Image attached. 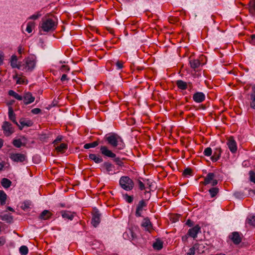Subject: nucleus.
<instances>
[{
    "label": "nucleus",
    "mask_w": 255,
    "mask_h": 255,
    "mask_svg": "<svg viewBox=\"0 0 255 255\" xmlns=\"http://www.w3.org/2000/svg\"><path fill=\"white\" fill-rule=\"evenodd\" d=\"M176 85L179 89L182 90H186L187 88V83L181 80L176 81Z\"/></svg>",
    "instance_id": "a878e982"
},
{
    "label": "nucleus",
    "mask_w": 255,
    "mask_h": 255,
    "mask_svg": "<svg viewBox=\"0 0 255 255\" xmlns=\"http://www.w3.org/2000/svg\"><path fill=\"white\" fill-rule=\"evenodd\" d=\"M105 139L112 147L121 150L125 147V143L122 138L117 134L110 133L105 136Z\"/></svg>",
    "instance_id": "f257e3e1"
},
{
    "label": "nucleus",
    "mask_w": 255,
    "mask_h": 255,
    "mask_svg": "<svg viewBox=\"0 0 255 255\" xmlns=\"http://www.w3.org/2000/svg\"><path fill=\"white\" fill-rule=\"evenodd\" d=\"M22 97V100L25 105L30 104L35 100V97L29 92H25Z\"/></svg>",
    "instance_id": "0eeeda50"
},
{
    "label": "nucleus",
    "mask_w": 255,
    "mask_h": 255,
    "mask_svg": "<svg viewBox=\"0 0 255 255\" xmlns=\"http://www.w3.org/2000/svg\"><path fill=\"white\" fill-rule=\"evenodd\" d=\"M100 150L102 154L111 158L116 157V154L113 153L111 150L108 149L106 146H102L100 148Z\"/></svg>",
    "instance_id": "2eb2a0df"
},
{
    "label": "nucleus",
    "mask_w": 255,
    "mask_h": 255,
    "mask_svg": "<svg viewBox=\"0 0 255 255\" xmlns=\"http://www.w3.org/2000/svg\"><path fill=\"white\" fill-rule=\"evenodd\" d=\"M204 248H205V246L203 245V247H200L199 249L200 250H202L203 251V252H204L203 249H204Z\"/></svg>",
    "instance_id": "774afa93"
},
{
    "label": "nucleus",
    "mask_w": 255,
    "mask_h": 255,
    "mask_svg": "<svg viewBox=\"0 0 255 255\" xmlns=\"http://www.w3.org/2000/svg\"><path fill=\"white\" fill-rule=\"evenodd\" d=\"M19 252L21 255H26L28 253V248L25 246H22L19 248Z\"/></svg>",
    "instance_id": "c9c22d12"
},
{
    "label": "nucleus",
    "mask_w": 255,
    "mask_h": 255,
    "mask_svg": "<svg viewBox=\"0 0 255 255\" xmlns=\"http://www.w3.org/2000/svg\"><path fill=\"white\" fill-rule=\"evenodd\" d=\"M100 222V214L98 212H96L93 215L91 223L96 227Z\"/></svg>",
    "instance_id": "f3484780"
},
{
    "label": "nucleus",
    "mask_w": 255,
    "mask_h": 255,
    "mask_svg": "<svg viewBox=\"0 0 255 255\" xmlns=\"http://www.w3.org/2000/svg\"><path fill=\"white\" fill-rule=\"evenodd\" d=\"M200 247H203V245L200 244H195L193 247L189 249L187 253V255H194L196 251L198 254L203 253V251L199 249Z\"/></svg>",
    "instance_id": "6e6552de"
},
{
    "label": "nucleus",
    "mask_w": 255,
    "mask_h": 255,
    "mask_svg": "<svg viewBox=\"0 0 255 255\" xmlns=\"http://www.w3.org/2000/svg\"><path fill=\"white\" fill-rule=\"evenodd\" d=\"M250 181L255 183V173L253 171L249 172Z\"/></svg>",
    "instance_id": "c03bdc74"
},
{
    "label": "nucleus",
    "mask_w": 255,
    "mask_h": 255,
    "mask_svg": "<svg viewBox=\"0 0 255 255\" xmlns=\"http://www.w3.org/2000/svg\"><path fill=\"white\" fill-rule=\"evenodd\" d=\"M153 246L154 249L159 250L162 248L163 244L162 242L160 241H157L155 243L153 244Z\"/></svg>",
    "instance_id": "e433bc0d"
},
{
    "label": "nucleus",
    "mask_w": 255,
    "mask_h": 255,
    "mask_svg": "<svg viewBox=\"0 0 255 255\" xmlns=\"http://www.w3.org/2000/svg\"><path fill=\"white\" fill-rule=\"evenodd\" d=\"M8 117L9 119L16 125L18 126L17 122L15 121V115L14 113L13 109L11 107H8Z\"/></svg>",
    "instance_id": "4be33fe9"
},
{
    "label": "nucleus",
    "mask_w": 255,
    "mask_h": 255,
    "mask_svg": "<svg viewBox=\"0 0 255 255\" xmlns=\"http://www.w3.org/2000/svg\"><path fill=\"white\" fill-rule=\"evenodd\" d=\"M127 201L128 202V203H131L132 202V200H133V198L131 196H127Z\"/></svg>",
    "instance_id": "4d7b16f0"
},
{
    "label": "nucleus",
    "mask_w": 255,
    "mask_h": 255,
    "mask_svg": "<svg viewBox=\"0 0 255 255\" xmlns=\"http://www.w3.org/2000/svg\"><path fill=\"white\" fill-rule=\"evenodd\" d=\"M57 25V22L55 17L44 16L42 18L40 27L45 32H49L54 30Z\"/></svg>",
    "instance_id": "f03ea898"
},
{
    "label": "nucleus",
    "mask_w": 255,
    "mask_h": 255,
    "mask_svg": "<svg viewBox=\"0 0 255 255\" xmlns=\"http://www.w3.org/2000/svg\"><path fill=\"white\" fill-rule=\"evenodd\" d=\"M8 94L9 96L13 97L15 99L18 101L22 100L23 97L22 96L19 95L13 90H10L8 91Z\"/></svg>",
    "instance_id": "b1692460"
},
{
    "label": "nucleus",
    "mask_w": 255,
    "mask_h": 255,
    "mask_svg": "<svg viewBox=\"0 0 255 255\" xmlns=\"http://www.w3.org/2000/svg\"><path fill=\"white\" fill-rule=\"evenodd\" d=\"M3 55L2 54V53H0V64H1L3 63Z\"/></svg>",
    "instance_id": "052dcab7"
},
{
    "label": "nucleus",
    "mask_w": 255,
    "mask_h": 255,
    "mask_svg": "<svg viewBox=\"0 0 255 255\" xmlns=\"http://www.w3.org/2000/svg\"><path fill=\"white\" fill-rule=\"evenodd\" d=\"M193 99L196 103H200L205 100V95L202 92H198L193 95Z\"/></svg>",
    "instance_id": "9b49d317"
},
{
    "label": "nucleus",
    "mask_w": 255,
    "mask_h": 255,
    "mask_svg": "<svg viewBox=\"0 0 255 255\" xmlns=\"http://www.w3.org/2000/svg\"><path fill=\"white\" fill-rule=\"evenodd\" d=\"M212 153V149L210 147L206 148L204 151V154L207 156L211 155Z\"/></svg>",
    "instance_id": "79ce46f5"
},
{
    "label": "nucleus",
    "mask_w": 255,
    "mask_h": 255,
    "mask_svg": "<svg viewBox=\"0 0 255 255\" xmlns=\"http://www.w3.org/2000/svg\"><path fill=\"white\" fill-rule=\"evenodd\" d=\"M34 25H35L34 22H31V21L28 22L27 24L26 31L29 33H31L32 31V29L34 27Z\"/></svg>",
    "instance_id": "72a5a7b5"
},
{
    "label": "nucleus",
    "mask_w": 255,
    "mask_h": 255,
    "mask_svg": "<svg viewBox=\"0 0 255 255\" xmlns=\"http://www.w3.org/2000/svg\"><path fill=\"white\" fill-rule=\"evenodd\" d=\"M13 144L14 146L16 147H20L22 145V142L20 139H14L13 141Z\"/></svg>",
    "instance_id": "ea45409f"
},
{
    "label": "nucleus",
    "mask_w": 255,
    "mask_h": 255,
    "mask_svg": "<svg viewBox=\"0 0 255 255\" xmlns=\"http://www.w3.org/2000/svg\"><path fill=\"white\" fill-rule=\"evenodd\" d=\"M200 232H201L200 226L199 225H196L188 230L187 235L193 238H196L198 234Z\"/></svg>",
    "instance_id": "1a4fd4ad"
},
{
    "label": "nucleus",
    "mask_w": 255,
    "mask_h": 255,
    "mask_svg": "<svg viewBox=\"0 0 255 255\" xmlns=\"http://www.w3.org/2000/svg\"><path fill=\"white\" fill-rule=\"evenodd\" d=\"M138 186L140 190H143L144 189V185L141 181H138Z\"/></svg>",
    "instance_id": "603ef678"
},
{
    "label": "nucleus",
    "mask_w": 255,
    "mask_h": 255,
    "mask_svg": "<svg viewBox=\"0 0 255 255\" xmlns=\"http://www.w3.org/2000/svg\"><path fill=\"white\" fill-rule=\"evenodd\" d=\"M251 43L255 45V34L252 35L251 37Z\"/></svg>",
    "instance_id": "6e6d98bb"
},
{
    "label": "nucleus",
    "mask_w": 255,
    "mask_h": 255,
    "mask_svg": "<svg viewBox=\"0 0 255 255\" xmlns=\"http://www.w3.org/2000/svg\"><path fill=\"white\" fill-rule=\"evenodd\" d=\"M51 213L48 210H44L40 214V218L43 220H47L49 219L51 216Z\"/></svg>",
    "instance_id": "cd10ccee"
},
{
    "label": "nucleus",
    "mask_w": 255,
    "mask_h": 255,
    "mask_svg": "<svg viewBox=\"0 0 255 255\" xmlns=\"http://www.w3.org/2000/svg\"><path fill=\"white\" fill-rule=\"evenodd\" d=\"M119 183L121 187L126 191L132 190L134 186L133 182L128 176H122Z\"/></svg>",
    "instance_id": "20e7f679"
},
{
    "label": "nucleus",
    "mask_w": 255,
    "mask_h": 255,
    "mask_svg": "<svg viewBox=\"0 0 255 255\" xmlns=\"http://www.w3.org/2000/svg\"><path fill=\"white\" fill-rule=\"evenodd\" d=\"M41 14L40 12H37L34 14L31 15L28 19H37L38 18H39L40 16H41Z\"/></svg>",
    "instance_id": "a19ab883"
},
{
    "label": "nucleus",
    "mask_w": 255,
    "mask_h": 255,
    "mask_svg": "<svg viewBox=\"0 0 255 255\" xmlns=\"http://www.w3.org/2000/svg\"><path fill=\"white\" fill-rule=\"evenodd\" d=\"M104 167L105 168L106 172L109 174L113 175L116 173L114 165L109 162L104 163Z\"/></svg>",
    "instance_id": "4468645a"
},
{
    "label": "nucleus",
    "mask_w": 255,
    "mask_h": 255,
    "mask_svg": "<svg viewBox=\"0 0 255 255\" xmlns=\"http://www.w3.org/2000/svg\"><path fill=\"white\" fill-rule=\"evenodd\" d=\"M10 158L14 162H23L25 159V156L21 153H11Z\"/></svg>",
    "instance_id": "9d476101"
},
{
    "label": "nucleus",
    "mask_w": 255,
    "mask_h": 255,
    "mask_svg": "<svg viewBox=\"0 0 255 255\" xmlns=\"http://www.w3.org/2000/svg\"><path fill=\"white\" fill-rule=\"evenodd\" d=\"M3 167H4L3 164L1 163H0V171L2 170Z\"/></svg>",
    "instance_id": "69168bd1"
},
{
    "label": "nucleus",
    "mask_w": 255,
    "mask_h": 255,
    "mask_svg": "<svg viewBox=\"0 0 255 255\" xmlns=\"http://www.w3.org/2000/svg\"><path fill=\"white\" fill-rule=\"evenodd\" d=\"M248 223L253 226H255V216H253L248 219Z\"/></svg>",
    "instance_id": "37998d69"
},
{
    "label": "nucleus",
    "mask_w": 255,
    "mask_h": 255,
    "mask_svg": "<svg viewBox=\"0 0 255 255\" xmlns=\"http://www.w3.org/2000/svg\"><path fill=\"white\" fill-rule=\"evenodd\" d=\"M117 69H121L123 67V63L122 61H118L116 62Z\"/></svg>",
    "instance_id": "09e8293b"
},
{
    "label": "nucleus",
    "mask_w": 255,
    "mask_h": 255,
    "mask_svg": "<svg viewBox=\"0 0 255 255\" xmlns=\"http://www.w3.org/2000/svg\"><path fill=\"white\" fill-rule=\"evenodd\" d=\"M186 224L189 225V226H191L190 225V220H188L187 221V223Z\"/></svg>",
    "instance_id": "338daca9"
},
{
    "label": "nucleus",
    "mask_w": 255,
    "mask_h": 255,
    "mask_svg": "<svg viewBox=\"0 0 255 255\" xmlns=\"http://www.w3.org/2000/svg\"><path fill=\"white\" fill-rule=\"evenodd\" d=\"M227 144L232 153H235L237 150V145L236 141L233 136H230L227 140Z\"/></svg>",
    "instance_id": "423d86ee"
},
{
    "label": "nucleus",
    "mask_w": 255,
    "mask_h": 255,
    "mask_svg": "<svg viewBox=\"0 0 255 255\" xmlns=\"http://www.w3.org/2000/svg\"><path fill=\"white\" fill-rule=\"evenodd\" d=\"M76 214L69 211H62L61 215L63 218L72 220Z\"/></svg>",
    "instance_id": "a211bd4d"
},
{
    "label": "nucleus",
    "mask_w": 255,
    "mask_h": 255,
    "mask_svg": "<svg viewBox=\"0 0 255 255\" xmlns=\"http://www.w3.org/2000/svg\"><path fill=\"white\" fill-rule=\"evenodd\" d=\"M36 63V57L34 55L29 56L23 60L21 70H25L26 72H31L35 68Z\"/></svg>",
    "instance_id": "7ed1b4c3"
},
{
    "label": "nucleus",
    "mask_w": 255,
    "mask_h": 255,
    "mask_svg": "<svg viewBox=\"0 0 255 255\" xmlns=\"http://www.w3.org/2000/svg\"><path fill=\"white\" fill-rule=\"evenodd\" d=\"M89 157V158L94 160L97 163H99L103 161V159L100 156L97 155L95 154H90Z\"/></svg>",
    "instance_id": "393cba45"
},
{
    "label": "nucleus",
    "mask_w": 255,
    "mask_h": 255,
    "mask_svg": "<svg viewBox=\"0 0 255 255\" xmlns=\"http://www.w3.org/2000/svg\"><path fill=\"white\" fill-rule=\"evenodd\" d=\"M7 195L5 192L2 191H0V203L1 205H4L5 204Z\"/></svg>",
    "instance_id": "bb28decb"
},
{
    "label": "nucleus",
    "mask_w": 255,
    "mask_h": 255,
    "mask_svg": "<svg viewBox=\"0 0 255 255\" xmlns=\"http://www.w3.org/2000/svg\"><path fill=\"white\" fill-rule=\"evenodd\" d=\"M10 65L13 68L22 69V66L21 63L18 62L17 58L16 55H12L10 59Z\"/></svg>",
    "instance_id": "f8f14e48"
},
{
    "label": "nucleus",
    "mask_w": 255,
    "mask_h": 255,
    "mask_svg": "<svg viewBox=\"0 0 255 255\" xmlns=\"http://www.w3.org/2000/svg\"><path fill=\"white\" fill-rule=\"evenodd\" d=\"M220 153L218 154H214L212 157H211V159L213 161H217L220 157V155H221V153H220V151H219Z\"/></svg>",
    "instance_id": "49530a36"
},
{
    "label": "nucleus",
    "mask_w": 255,
    "mask_h": 255,
    "mask_svg": "<svg viewBox=\"0 0 255 255\" xmlns=\"http://www.w3.org/2000/svg\"><path fill=\"white\" fill-rule=\"evenodd\" d=\"M189 62L191 67L194 69L198 68L201 65L200 61L198 59H190Z\"/></svg>",
    "instance_id": "5701e85b"
},
{
    "label": "nucleus",
    "mask_w": 255,
    "mask_h": 255,
    "mask_svg": "<svg viewBox=\"0 0 255 255\" xmlns=\"http://www.w3.org/2000/svg\"><path fill=\"white\" fill-rule=\"evenodd\" d=\"M9 126H10V124H9V123L5 122L3 123V125L2 126L1 128H8Z\"/></svg>",
    "instance_id": "5fc2aeb1"
},
{
    "label": "nucleus",
    "mask_w": 255,
    "mask_h": 255,
    "mask_svg": "<svg viewBox=\"0 0 255 255\" xmlns=\"http://www.w3.org/2000/svg\"><path fill=\"white\" fill-rule=\"evenodd\" d=\"M68 80V79L67 78V76L66 74H63L61 78V81L62 82H64L65 81Z\"/></svg>",
    "instance_id": "864d4df0"
},
{
    "label": "nucleus",
    "mask_w": 255,
    "mask_h": 255,
    "mask_svg": "<svg viewBox=\"0 0 255 255\" xmlns=\"http://www.w3.org/2000/svg\"><path fill=\"white\" fill-rule=\"evenodd\" d=\"M1 184L4 188H9L11 184V182L7 178H3L1 181Z\"/></svg>",
    "instance_id": "c756f323"
},
{
    "label": "nucleus",
    "mask_w": 255,
    "mask_h": 255,
    "mask_svg": "<svg viewBox=\"0 0 255 255\" xmlns=\"http://www.w3.org/2000/svg\"><path fill=\"white\" fill-rule=\"evenodd\" d=\"M67 144L64 143H62L60 144V145L56 147V150L60 152H63L67 148Z\"/></svg>",
    "instance_id": "7c9ffc66"
},
{
    "label": "nucleus",
    "mask_w": 255,
    "mask_h": 255,
    "mask_svg": "<svg viewBox=\"0 0 255 255\" xmlns=\"http://www.w3.org/2000/svg\"><path fill=\"white\" fill-rule=\"evenodd\" d=\"M99 144V143L98 141H94L91 143H89L85 144L84 146V147L85 149H89L90 148H93L96 146H97Z\"/></svg>",
    "instance_id": "f704fd0d"
},
{
    "label": "nucleus",
    "mask_w": 255,
    "mask_h": 255,
    "mask_svg": "<svg viewBox=\"0 0 255 255\" xmlns=\"http://www.w3.org/2000/svg\"><path fill=\"white\" fill-rule=\"evenodd\" d=\"M40 112L41 110L39 108H34L31 110V113L35 115L38 114Z\"/></svg>",
    "instance_id": "8fccbe9b"
},
{
    "label": "nucleus",
    "mask_w": 255,
    "mask_h": 255,
    "mask_svg": "<svg viewBox=\"0 0 255 255\" xmlns=\"http://www.w3.org/2000/svg\"><path fill=\"white\" fill-rule=\"evenodd\" d=\"M204 185L210 184L214 186L218 184V180L215 178V175L213 173H209L204 178V181L200 182Z\"/></svg>",
    "instance_id": "39448f33"
},
{
    "label": "nucleus",
    "mask_w": 255,
    "mask_h": 255,
    "mask_svg": "<svg viewBox=\"0 0 255 255\" xmlns=\"http://www.w3.org/2000/svg\"><path fill=\"white\" fill-rule=\"evenodd\" d=\"M209 192L211 197H214L219 192V189L217 187H213L211 188Z\"/></svg>",
    "instance_id": "2f4dec72"
},
{
    "label": "nucleus",
    "mask_w": 255,
    "mask_h": 255,
    "mask_svg": "<svg viewBox=\"0 0 255 255\" xmlns=\"http://www.w3.org/2000/svg\"><path fill=\"white\" fill-rule=\"evenodd\" d=\"M3 133L5 136H9L11 134H12L13 132V128H3Z\"/></svg>",
    "instance_id": "4c0bfd02"
},
{
    "label": "nucleus",
    "mask_w": 255,
    "mask_h": 255,
    "mask_svg": "<svg viewBox=\"0 0 255 255\" xmlns=\"http://www.w3.org/2000/svg\"><path fill=\"white\" fill-rule=\"evenodd\" d=\"M13 79L16 80V84H27V80L24 76H19L16 73L13 76Z\"/></svg>",
    "instance_id": "6ab92c4d"
},
{
    "label": "nucleus",
    "mask_w": 255,
    "mask_h": 255,
    "mask_svg": "<svg viewBox=\"0 0 255 255\" xmlns=\"http://www.w3.org/2000/svg\"><path fill=\"white\" fill-rule=\"evenodd\" d=\"M23 49L22 48V46H19L18 48V52L19 54H21L23 52Z\"/></svg>",
    "instance_id": "bf43d9fd"
},
{
    "label": "nucleus",
    "mask_w": 255,
    "mask_h": 255,
    "mask_svg": "<svg viewBox=\"0 0 255 255\" xmlns=\"http://www.w3.org/2000/svg\"><path fill=\"white\" fill-rule=\"evenodd\" d=\"M142 227L144 228L145 230L150 232L152 229V225L148 218H144L141 224Z\"/></svg>",
    "instance_id": "412c9836"
},
{
    "label": "nucleus",
    "mask_w": 255,
    "mask_h": 255,
    "mask_svg": "<svg viewBox=\"0 0 255 255\" xmlns=\"http://www.w3.org/2000/svg\"><path fill=\"white\" fill-rule=\"evenodd\" d=\"M230 238L235 244H239L242 241V238L238 232H233L232 235L230 236Z\"/></svg>",
    "instance_id": "dca6fc26"
},
{
    "label": "nucleus",
    "mask_w": 255,
    "mask_h": 255,
    "mask_svg": "<svg viewBox=\"0 0 255 255\" xmlns=\"http://www.w3.org/2000/svg\"><path fill=\"white\" fill-rule=\"evenodd\" d=\"M62 139V136L61 135H59L57 136L56 139L54 141L53 143L55 144L58 142L60 141Z\"/></svg>",
    "instance_id": "3c124183"
},
{
    "label": "nucleus",
    "mask_w": 255,
    "mask_h": 255,
    "mask_svg": "<svg viewBox=\"0 0 255 255\" xmlns=\"http://www.w3.org/2000/svg\"><path fill=\"white\" fill-rule=\"evenodd\" d=\"M188 239V236L185 235L184 236H183L182 238V240L183 242H186Z\"/></svg>",
    "instance_id": "680f3d73"
},
{
    "label": "nucleus",
    "mask_w": 255,
    "mask_h": 255,
    "mask_svg": "<svg viewBox=\"0 0 255 255\" xmlns=\"http://www.w3.org/2000/svg\"><path fill=\"white\" fill-rule=\"evenodd\" d=\"M146 204L145 202L142 200L139 201L136 208L135 215L137 217H140L141 216L143 208L146 207Z\"/></svg>",
    "instance_id": "ddd939ff"
},
{
    "label": "nucleus",
    "mask_w": 255,
    "mask_h": 255,
    "mask_svg": "<svg viewBox=\"0 0 255 255\" xmlns=\"http://www.w3.org/2000/svg\"><path fill=\"white\" fill-rule=\"evenodd\" d=\"M19 123L22 126L30 127L32 125V122L27 119H21L19 120Z\"/></svg>",
    "instance_id": "c85d7f7f"
},
{
    "label": "nucleus",
    "mask_w": 255,
    "mask_h": 255,
    "mask_svg": "<svg viewBox=\"0 0 255 255\" xmlns=\"http://www.w3.org/2000/svg\"><path fill=\"white\" fill-rule=\"evenodd\" d=\"M250 10L254 15H255V0L250 2Z\"/></svg>",
    "instance_id": "58836bf2"
},
{
    "label": "nucleus",
    "mask_w": 255,
    "mask_h": 255,
    "mask_svg": "<svg viewBox=\"0 0 255 255\" xmlns=\"http://www.w3.org/2000/svg\"><path fill=\"white\" fill-rule=\"evenodd\" d=\"M250 107L251 108L255 109V85L253 87L250 95Z\"/></svg>",
    "instance_id": "aec40b11"
},
{
    "label": "nucleus",
    "mask_w": 255,
    "mask_h": 255,
    "mask_svg": "<svg viewBox=\"0 0 255 255\" xmlns=\"http://www.w3.org/2000/svg\"><path fill=\"white\" fill-rule=\"evenodd\" d=\"M192 170L190 168H186L184 170L183 174L184 175H191Z\"/></svg>",
    "instance_id": "de8ad7c7"
},
{
    "label": "nucleus",
    "mask_w": 255,
    "mask_h": 255,
    "mask_svg": "<svg viewBox=\"0 0 255 255\" xmlns=\"http://www.w3.org/2000/svg\"><path fill=\"white\" fill-rule=\"evenodd\" d=\"M3 146V140L0 138V148Z\"/></svg>",
    "instance_id": "0e129e2a"
},
{
    "label": "nucleus",
    "mask_w": 255,
    "mask_h": 255,
    "mask_svg": "<svg viewBox=\"0 0 255 255\" xmlns=\"http://www.w3.org/2000/svg\"><path fill=\"white\" fill-rule=\"evenodd\" d=\"M5 241L3 238L0 237V246H2L4 244Z\"/></svg>",
    "instance_id": "13d9d810"
},
{
    "label": "nucleus",
    "mask_w": 255,
    "mask_h": 255,
    "mask_svg": "<svg viewBox=\"0 0 255 255\" xmlns=\"http://www.w3.org/2000/svg\"><path fill=\"white\" fill-rule=\"evenodd\" d=\"M1 219L7 222H11L13 220L12 216L9 214H4L1 216Z\"/></svg>",
    "instance_id": "473e14b6"
},
{
    "label": "nucleus",
    "mask_w": 255,
    "mask_h": 255,
    "mask_svg": "<svg viewBox=\"0 0 255 255\" xmlns=\"http://www.w3.org/2000/svg\"><path fill=\"white\" fill-rule=\"evenodd\" d=\"M7 210L11 211V212H14V211L13 209L12 208L10 207H8L7 208Z\"/></svg>",
    "instance_id": "e2e57ef3"
},
{
    "label": "nucleus",
    "mask_w": 255,
    "mask_h": 255,
    "mask_svg": "<svg viewBox=\"0 0 255 255\" xmlns=\"http://www.w3.org/2000/svg\"><path fill=\"white\" fill-rule=\"evenodd\" d=\"M60 69L62 72H67L70 69L68 65H62L60 67Z\"/></svg>",
    "instance_id": "a18cd8bd"
}]
</instances>
